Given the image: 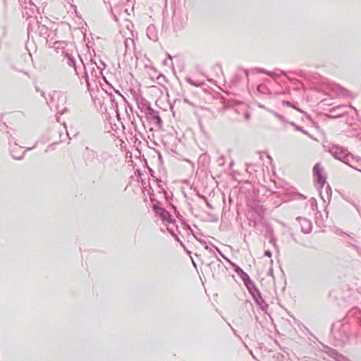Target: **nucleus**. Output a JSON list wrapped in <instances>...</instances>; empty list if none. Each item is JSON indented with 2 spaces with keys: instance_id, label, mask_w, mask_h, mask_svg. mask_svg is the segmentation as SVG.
<instances>
[{
  "instance_id": "nucleus-2",
  "label": "nucleus",
  "mask_w": 361,
  "mask_h": 361,
  "mask_svg": "<svg viewBox=\"0 0 361 361\" xmlns=\"http://www.w3.org/2000/svg\"><path fill=\"white\" fill-rule=\"evenodd\" d=\"M161 214L164 217L169 216V213L167 212H166L165 210H162Z\"/></svg>"
},
{
  "instance_id": "nucleus-1",
  "label": "nucleus",
  "mask_w": 361,
  "mask_h": 361,
  "mask_svg": "<svg viewBox=\"0 0 361 361\" xmlns=\"http://www.w3.org/2000/svg\"><path fill=\"white\" fill-rule=\"evenodd\" d=\"M314 174L317 177L318 183L323 185L324 183V179L322 176V169L319 164H316L313 169Z\"/></svg>"
}]
</instances>
